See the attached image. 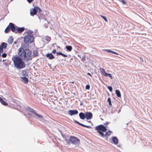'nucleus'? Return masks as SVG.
<instances>
[{"mask_svg":"<svg viewBox=\"0 0 152 152\" xmlns=\"http://www.w3.org/2000/svg\"><path fill=\"white\" fill-rule=\"evenodd\" d=\"M18 50V54L24 59L27 61L32 59V52L30 50L27 49L25 50L23 48H20Z\"/></svg>","mask_w":152,"mask_h":152,"instance_id":"f257e3e1","label":"nucleus"},{"mask_svg":"<svg viewBox=\"0 0 152 152\" xmlns=\"http://www.w3.org/2000/svg\"><path fill=\"white\" fill-rule=\"evenodd\" d=\"M15 66L18 69H21L24 68L26 65L21 58L16 55L12 58Z\"/></svg>","mask_w":152,"mask_h":152,"instance_id":"f03ea898","label":"nucleus"},{"mask_svg":"<svg viewBox=\"0 0 152 152\" xmlns=\"http://www.w3.org/2000/svg\"><path fill=\"white\" fill-rule=\"evenodd\" d=\"M95 129L97 130V132L102 137H104L105 136H109L111 133L110 131H108L105 134H104L103 132H106L107 129L106 127L103 125H100L96 126Z\"/></svg>","mask_w":152,"mask_h":152,"instance_id":"7ed1b4c3","label":"nucleus"},{"mask_svg":"<svg viewBox=\"0 0 152 152\" xmlns=\"http://www.w3.org/2000/svg\"><path fill=\"white\" fill-rule=\"evenodd\" d=\"M33 32L31 31H27V34L24 38V41L25 43H30L32 42L34 40Z\"/></svg>","mask_w":152,"mask_h":152,"instance_id":"20e7f679","label":"nucleus"},{"mask_svg":"<svg viewBox=\"0 0 152 152\" xmlns=\"http://www.w3.org/2000/svg\"><path fill=\"white\" fill-rule=\"evenodd\" d=\"M69 141L72 144L75 145L78 144L80 142V140L75 136H70Z\"/></svg>","mask_w":152,"mask_h":152,"instance_id":"39448f33","label":"nucleus"},{"mask_svg":"<svg viewBox=\"0 0 152 152\" xmlns=\"http://www.w3.org/2000/svg\"><path fill=\"white\" fill-rule=\"evenodd\" d=\"M9 26H10V28L12 31L16 33L17 27H15V25L11 23H10Z\"/></svg>","mask_w":152,"mask_h":152,"instance_id":"423d86ee","label":"nucleus"},{"mask_svg":"<svg viewBox=\"0 0 152 152\" xmlns=\"http://www.w3.org/2000/svg\"><path fill=\"white\" fill-rule=\"evenodd\" d=\"M85 118L87 120L91 119L93 118V114L90 112L85 113Z\"/></svg>","mask_w":152,"mask_h":152,"instance_id":"0eeeda50","label":"nucleus"},{"mask_svg":"<svg viewBox=\"0 0 152 152\" xmlns=\"http://www.w3.org/2000/svg\"><path fill=\"white\" fill-rule=\"evenodd\" d=\"M7 46V44L5 42H2L1 45H0V52L1 53H3V48H5Z\"/></svg>","mask_w":152,"mask_h":152,"instance_id":"6e6552de","label":"nucleus"},{"mask_svg":"<svg viewBox=\"0 0 152 152\" xmlns=\"http://www.w3.org/2000/svg\"><path fill=\"white\" fill-rule=\"evenodd\" d=\"M68 114L71 116L76 115L78 113V112L77 110H70L68 111Z\"/></svg>","mask_w":152,"mask_h":152,"instance_id":"1a4fd4ad","label":"nucleus"},{"mask_svg":"<svg viewBox=\"0 0 152 152\" xmlns=\"http://www.w3.org/2000/svg\"><path fill=\"white\" fill-rule=\"evenodd\" d=\"M45 56L50 60H52L55 58L52 53H48L45 55Z\"/></svg>","mask_w":152,"mask_h":152,"instance_id":"9d476101","label":"nucleus"},{"mask_svg":"<svg viewBox=\"0 0 152 152\" xmlns=\"http://www.w3.org/2000/svg\"><path fill=\"white\" fill-rule=\"evenodd\" d=\"M37 9L36 8H35V7L33 9H31L30 11V13L31 15H34L37 14Z\"/></svg>","mask_w":152,"mask_h":152,"instance_id":"9b49d317","label":"nucleus"},{"mask_svg":"<svg viewBox=\"0 0 152 152\" xmlns=\"http://www.w3.org/2000/svg\"><path fill=\"white\" fill-rule=\"evenodd\" d=\"M75 122L77 124L80 125V126H82L83 127H86L89 129L91 128V127L90 126L85 125L81 123H80L78 121H76V120L75 121Z\"/></svg>","mask_w":152,"mask_h":152,"instance_id":"f8f14e48","label":"nucleus"},{"mask_svg":"<svg viewBox=\"0 0 152 152\" xmlns=\"http://www.w3.org/2000/svg\"><path fill=\"white\" fill-rule=\"evenodd\" d=\"M21 78L22 79V81H23L24 83H27L28 82V80L26 77H21Z\"/></svg>","mask_w":152,"mask_h":152,"instance_id":"ddd939ff","label":"nucleus"},{"mask_svg":"<svg viewBox=\"0 0 152 152\" xmlns=\"http://www.w3.org/2000/svg\"><path fill=\"white\" fill-rule=\"evenodd\" d=\"M0 102L4 106H7L8 105V104L5 101H4L3 99L0 97Z\"/></svg>","mask_w":152,"mask_h":152,"instance_id":"4468645a","label":"nucleus"},{"mask_svg":"<svg viewBox=\"0 0 152 152\" xmlns=\"http://www.w3.org/2000/svg\"><path fill=\"white\" fill-rule=\"evenodd\" d=\"M79 115L80 118L82 119H85L86 117L85 113L84 114L82 112L80 113H79Z\"/></svg>","mask_w":152,"mask_h":152,"instance_id":"2eb2a0df","label":"nucleus"},{"mask_svg":"<svg viewBox=\"0 0 152 152\" xmlns=\"http://www.w3.org/2000/svg\"><path fill=\"white\" fill-rule=\"evenodd\" d=\"M24 30V28L23 27L18 28L17 27V33L18 32L20 33L23 31Z\"/></svg>","mask_w":152,"mask_h":152,"instance_id":"dca6fc26","label":"nucleus"},{"mask_svg":"<svg viewBox=\"0 0 152 152\" xmlns=\"http://www.w3.org/2000/svg\"><path fill=\"white\" fill-rule=\"evenodd\" d=\"M112 141L115 145H117L118 144V140L116 137H113Z\"/></svg>","mask_w":152,"mask_h":152,"instance_id":"f3484780","label":"nucleus"},{"mask_svg":"<svg viewBox=\"0 0 152 152\" xmlns=\"http://www.w3.org/2000/svg\"><path fill=\"white\" fill-rule=\"evenodd\" d=\"M30 111L31 112V113H34V114H35V115H36L37 116H38L39 117V118H42V115H39L38 114L35 112V111L33 110V109H31V110H30Z\"/></svg>","mask_w":152,"mask_h":152,"instance_id":"a211bd4d","label":"nucleus"},{"mask_svg":"<svg viewBox=\"0 0 152 152\" xmlns=\"http://www.w3.org/2000/svg\"><path fill=\"white\" fill-rule=\"evenodd\" d=\"M56 54L57 56L58 55H60L64 57H67L68 56L67 55L63 54L62 53L59 52H57Z\"/></svg>","mask_w":152,"mask_h":152,"instance_id":"6ab92c4d","label":"nucleus"},{"mask_svg":"<svg viewBox=\"0 0 152 152\" xmlns=\"http://www.w3.org/2000/svg\"><path fill=\"white\" fill-rule=\"evenodd\" d=\"M21 73L22 75L23 76V77H26L28 76V75L26 74V71L25 70L22 71Z\"/></svg>","mask_w":152,"mask_h":152,"instance_id":"aec40b11","label":"nucleus"},{"mask_svg":"<svg viewBox=\"0 0 152 152\" xmlns=\"http://www.w3.org/2000/svg\"><path fill=\"white\" fill-rule=\"evenodd\" d=\"M13 41V39L12 37H10L8 39V42L9 44H12Z\"/></svg>","mask_w":152,"mask_h":152,"instance_id":"412c9836","label":"nucleus"},{"mask_svg":"<svg viewBox=\"0 0 152 152\" xmlns=\"http://www.w3.org/2000/svg\"><path fill=\"white\" fill-rule=\"evenodd\" d=\"M10 29L9 25L5 29L4 32L6 33H7L10 31Z\"/></svg>","mask_w":152,"mask_h":152,"instance_id":"4be33fe9","label":"nucleus"},{"mask_svg":"<svg viewBox=\"0 0 152 152\" xmlns=\"http://www.w3.org/2000/svg\"><path fill=\"white\" fill-rule=\"evenodd\" d=\"M38 51L37 50H34L33 52V56L34 57L38 56Z\"/></svg>","mask_w":152,"mask_h":152,"instance_id":"5701e85b","label":"nucleus"},{"mask_svg":"<svg viewBox=\"0 0 152 152\" xmlns=\"http://www.w3.org/2000/svg\"><path fill=\"white\" fill-rule=\"evenodd\" d=\"M115 93L117 95V96L118 97H121V94L120 91L118 90H117L115 91Z\"/></svg>","mask_w":152,"mask_h":152,"instance_id":"b1692460","label":"nucleus"},{"mask_svg":"<svg viewBox=\"0 0 152 152\" xmlns=\"http://www.w3.org/2000/svg\"><path fill=\"white\" fill-rule=\"evenodd\" d=\"M51 38L48 36H46L45 37V40L48 42H50L51 40Z\"/></svg>","mask_w":152,"mask_h":152,"instance_id":"393cba45","label":"nucleus"},{"mask_svg":"<svg viewBox=\"0 0 152 152\" xmlns=\"http://www.w3.org/2000/svg\"><path fill=\"white\" fill-rule=\"evenodd\" d=\"M66 49L68 51H70L72 50V47L71 46H66Z\"/></svg>","mask_w":152,"mask_h":152,"instance_id":"a878e982","label":"nucleus"},{"mask_svg":"<svg viewBox=\"0 0 152 152\" xmlns=\"http://www.w3.org/2000/svg\"><path fill=\"white\" fill-rule=\"evenodd\" d=\"M99 70L100 72L102 73V75H103V74L106 72L104 70V69L103 68H100L99 69Z\"/></svg>","mask_w":152,"mask_h":152,"instance_id":"bb28decb","label":"nucleus"},{"mask_svg":"<svg viewBox=\"0 0 152 152\" xmlns=\"http://www.w3.org/2000/svg\"><path fill=\"white\" fill-rule=\"evenodd\" d=\"M99 70L100 72L102 73V75H103V74L106 72L104 70V69L103 68H100L99 69Z\"/></svg>","mask_w":152,"mask_h":152,"instance_id":"cd10ccee","label":"nucleus"},{"mask_svg":"<svg viewBox=\"0 0 152 152\" xmlns=\"http://www.w3.org/2000/svg\"><path fill=\"white\" fill-rule=\"evenodd\" d=\"M106 51H107V52L108 53L111 52L112 53H114V54H116L117 55H118V53H116V52H114L113 51H112L109 50H106Z\"/></svg>","mask_w":152,"mask_h":152,"instance_id":"c85d7f7f","label":"nucleus"},{"mask_svg":"<svg viewBox=\"0 0 152 152\" xmlns=\"http://www.w3.org/2000/svg\"><path fill=\"white\" fill-rule=\"evenodd\" d=\"M100 16L102 18L104 19V20L106 22H107L108 21V20L106 18V17L105 16H103L102 15H100Z\"/></svg>","mask_w":152,"mask_h":152,"instance_id":"c756f323","label":"nucleus"},{"mask_svg":"<svg viewBox=\"0 0 152 152\" xmlns=\"http://www.w3.org/2000/svg\"><path fill=\"white\" fill-rule=\"evenodd\" d=\"M35 8H36L37 9V11H38L39 12H40L41 11V10L39 7L35 6Z\"/></svg>","mask_w":152,"mask_h":152,"instance_id":"7c9ffc66","label":"nucleus"},{"mask_svg":"<svg viewBox=\"0 0 152 152\" xmlns=\"http://www.w3.org/2000/svg\"><path fill=\"white\" fill-rule=\"evenodd\" d=\"M107 101L109 103V104L110 106H111L112 103L111 102V99L110 98H109L107 99Z\"/></svg>","mask_w":152,"mask_h":152,"instance_id":"2f4dec72","label":"nucleus"},{"mask_svg":"<svg viewBox=\"0 0 152 152\" xmlns=\"http://www.w3.org/2000/svg\"><path fill=\"white\" fill-rule=\"evenodd\" d=\"M107 88L108 89L110 90V92L112 91L113 88L111 86H108L107 87Z\"/></svg>","mask_w":152,"mask_h":152,"instance_id":"473e14b6","label":"nucleus"},{"mask_svg":"<svg viewBox=\"0 0 152 152\" xmlns=\"http://www.w3.org/2000/svg\"><path fill=\"white\" fill-rule=\"evenodd\" d=\"M90 88V86L89 85H86V89L89 90Z\"/></svg>","mask_w":152,"mask_h":152,"instance_id":"72a5a7b5","label":"nucleus"},{"mask_svg":"<svg viewBox=\"0 0 152 152\" xmlns=\"http://www.w3.org/2000/svg\"><path fill=\"white\" fill-rule=\"evenodd\" d=\"M7 55L5 53H3L2 54V57L3 58H5L7 56Z\"/></svg>","mask_w":152,"mask_h":152,"instance_id":"f704fd0d","label":"nucleus"},{"mask_svg":"<svg viewBox=\"0 0 152 152\" xmlns=\"http://www.w3.org/2000/svg\"><path fill=\"white\" fill-rule=\"evenodd\" d=\"M108 74H109L105 72L104 73V74H103V75H104L105 76L107 77L108 75Z\"/></svg>","mask_w":152,"mask_h":152,"instance_id":"c9c22d12","label":"nucleus"},{"mask_svg":"<svg viewBox=\"0 0 152 152\" xmlns=\"http://www.w3.org/2000/svg\"><path fill=\"white\" fill-rule=\"evenodd\" d=\"M52 53H53V54H55V53H56V49H54L52 51Z\"/></svg>","mask_w":152,"mask_h":152,"instance_id":"e433bc0d","label":"nucleus"},{"mask_svg":"<svg viewBox=\"0 0 152 152\" xmlns=\"http://www.w3.org/2000/svg\"><path fill=\"white\" fill-rule=\"evenodd\" d=\"M107 77H110L111 79H112L113 78L112 76L110 74H109Z\"/></svg>","mask_w":152,"mask_h":152,"instance_id":"4c0bfd02","label":"nucleus"},{"mask_svg":"<svg viewBox=\"0 0 152 152\" xmlns=\"http://www.w3.org/2000/svg\"><path fill=\"white\" fill-rule=\"evenodd\" d=\"M109 122H106L105 123H104V125H105V126H107V125L109 124Z\"/></svg>","mask_w":152,"mask_h":152,"instance_id":"58836bf2","label":"nucleus"},{"mask_svg":"<svg viewBox=\"0 0 152 152\" xmlns=\"http://www.w3.org/2000/svg\"><path fill=\"white\" fill-rule=\"evenodd\" d=\"M33 0H27V1L28 2H29V3H30L31 2L33 1Z\"/></svg>","mask_w":152,"mask_h":152,"instance_id":"ea45409f","label":"nucleus"},{"mask_svg":"<svg viewBox=\"0 0 152 152\" xmlns=\"http://www.w3.org/2000/svg\"><path fill=\"white\" fill-rule=\"evenodd\" d=\"M87 75L90 76L91 77H92V75H91L89 73H87Z\"/></svg>","mask_w":152,"mask_h":152,"instance_id":"a19ab883","label":"nucleus"},{"mask_svg":"<svg viewBox=\"0 0 152 152\" xmlns=\"http://www.w3.org/2000/svg\"><path fill=\"white\" fill-rule=\"evenodd\" d=\"M83 103H80V105H83Z\"/></svg>","mask_w":152,"mask_h":152,"instance_id":"79ce46f5","label":"nucleus"},{"mask_svg":"<svg viewBox=\"0 0 152 152\" xmlns=\"http://www.w3.org/2000/svg\"><path fill=\"white\" fill-rule=\"evenodd\" d=\"M71 83L72 84H74V81H73V82H71Z\"/></svg>","mask_w":152,"mask_h":152,"instance_id":"37998d69","label":"nucleus"},{"mask_svg":"<svg viewBox=\"0 0 152 152\" xmlns=\"http://www.w3.org/2000/svg\"><path fill=\"white\" fill-rule=\"evenodd\" d=\"M1 53V52H0V56H1V53Z\"/></svg>","mask_w":152,"mask_h":152,"instance_id":"c03bdc74","label":"nucleus"},{"mask_svg":"<svg viewBox=\"0 0 152 152\" xmlns=\"http://www.w3.org/2000/svg\"><path fill=\"white\" fill-rule=\"evenodd\" d=\"M88 122H91V121H88Z\"/></svg>","mask_w":152,"mask_h":152,"instance_id":"a18cd8bd","label":"nucleus"}]
</instances>
